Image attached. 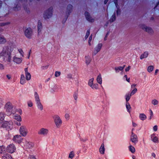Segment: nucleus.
<instances>
[{
  "label": "nucleus",
  "instance_id": "f257e3e1",
  "mask_svg": "<svg viewBox=\"0 0 159 159\" xmlns=\"http://www.w3.org/2000/svg\"><path fill=\"white\" fill-rule=\"evenodd\" d=\"M18 52L13 58V61L17 64L20 63L22 61V57H24V52L21 49H19Z\"/></svg>",
  "mask_w": 159,
  "mask_h": 159
},
{
  "label": "nucleus",
  "instance_id": "f03ea898",
  "mask_svg": "<svg viewBox=\"0 0 159 159\" xmlns=\"http://www.w3.org/2000/svg\"><path fill=\"white\" fill-rule=\"evenodd\" d=\"M140 28L143 30L150 35H153L154 33V30L151 27L147 26L144 24L140 25Z\"/></svg>",
  "mask_w": 159,
  "mask_h": 159
},
{
  "label": "nucleus",
  "instance_id": "7ed1b4c3",
  "mask_svg": "<svg viewBox=\"0 0 159 159\" xmlns=\"http://www.w3.org/2000/svg\"><path fill=\"white\" fill-rule=\"evenodd\" d=\"M13 49L14 48L12 46H5L3 48L2 52L3 55L11 54Z\"/></svg>",
  "mask_w": 159,
  "mask_h": 159
},
{
  "label": "nucleus",
  "instance_id": "20e7f679",
  "mask_svg": "<svg viewBox=\"0 0 159 159\" xmlns=\"http://www.w3.org/2000/svg\"><path fill=\"white\" fill-rule=\"evenodd\" d=\"M52 15V7L49 8L45 11L43 14V17L46 20L51 18Z\"/></svg>",
  "mask_w": 159,
  "mask_h": 159
},
{
  "label": "nucleus",
  "instance_id": "39448f33",
  "mask_svg": "<svg viewBox=\"0 0 159 159\" xmlns=\"http://www.w3.org/2000/svg\"><path fill=\"white\" fill-rule=\"evenodd\" d=\"M16 148L14 144H10L7 147V150L8 152L12 153L15 152Z\"/></svg>",
  "mask_w": 159,
  "mask_h": 159
},
{
  "label": "nucleus",
  "instance_id": "423d86ee",
  "mask_svg": "<svg viewBox=\"0 0 159 159\" xmlns=\"http://www.w3.org/2000/svg\"><path fill=\"white\" fill-rule=\"evenodd\" d=\"M32 32L30 28H27L25 31V34L28 38H30L32 36Z\"/></svg>",
  "mask_w": 159,
  "mask_h": 159
},
{
  "label": "nucleus",
  "instance_id": "0eeeda50",
  "mask_svg": "<svg viewBox=\"0 0 159 159\" xmlns=\"http://www.w3.org/2000/svg\"><path fill=\"white\" fill-rule=\"evenodd\" d=\"M1 126L4 128H10L12 126L11 122H9L7 121H4L2 123H1Z\"/></svg>",
  "mask_w": 159,
  "mask_h": 159
},
{
  "label": "nucleus",
  "instance_id": "6e6552de",
  "mask_svg": "<svg viewBox=\"0 0 159 159\" xmlns=\"http://www.w3.org/2000/svg\"><path fill=\"white\" fill-rule=\"evenodd\" d=\"M4 108L7 112H11L12 108V106L9 102H7L5 105Z\"/></svg>",
  "mask_w": 159,
  "mask_h": 159
},
{
  "label": "nucleus",
  "instance_id": "1a4fd4ad",
  "mask_svg": "<svg viewBox=\"0 0 159 159\" xmlns=\"http://www.w3.org/2000/svg\"><path fill=\"white\" fill-rule=\"evenodd\" d=\"M13 140L18 143H20L22 142L23 139L20 135H16L14 136Z\"/></svg>",
  "mask_w": 159,
  "mask_h": 159
},
{
  "label": "nucleus",
  "instance_id": "9d476101",
  "mask_svg": "<svg viewBox=\"0 0 159 159\" xmlns=\"http://www.w3.org/2000/svg\"><path fill=\"white\" fill-rule=\"evenodd\" d=\"M55 123L57 127L59 126L62 123V121L60 117L58 116H56L55 117Z\"/></svg>",
  "mask_w": 159,
  "mask_h": 159
},
{
  "label": "nucleus",
  "instance_id": "9b49d317",
  "mask_svg": "<svg viewBox=\"0 0 159 159\" xmlns=\"http://www.w3.org/2000/svg\"><path fill=\"white\" fill-rule=\"evenodd\" d=\"M3 55L5 57L6 61L9 64L10 63L11 61V54H4Z\"/></svg>",
  "mask_w": 159,
  "mask_h": 159
},
{
  "label": "nucleus",
  "instance_id": "f8f14e48",
  "mask_svg": "<svg viewBox=\"0 0 159 159\" xmlns=\"http://www.w3.org/2000/svg\"><path fill=\"white\" fill-rule=\"evenodd\" d=\"M48 132V129L44 128H42L39 131L38 133L40 134L44 135L47 134Z\"/></svg>",
  "mask_w": 159,
  "mask_h": 159
},
{
  "label": "nucleus",
  "instance_id": "ddd939ff",
  "mask_svg": "<svg viewBox=\"0 0 159 159\" xmlns=\"http://www.w3.org/2000/svg\"><path fill=\"white\" fill-rule=\"evenodd\" d=\"M85 15L87 20L91 22L94 21V19L89 14L88 12H85Z\"/></svg>",
  "mask_w": 159,
  "mask_h": 159
},
{
  "label": "nucleus",
  "instance_id": "4468645a",
  "mask_svg": "<svg viewBox=\"0 0 159 159\" xmlns=\"http://www.w3.org/2000/svg\"><path fill=\"white\" fill-rule=\"evenodd\" d=\"M19 131L20 134H21L22 136H25L26 135L27 133L24 126H21L20 127Z\"/></svg>",
  "mask_w": 159,
  "mask_h": 159
},
{
  "label": "nucleus",
  "instance_id": "2eb2a0df",
  "mask_svg": "<svg viewBox=\"0 0 159 159\" xmlns=\"http://www.w3.org/2000/svg\"><path fill=\"white\" fill-rule=\"evenodd\" d=\"M7 42L6 39L2 35H0V44H4Z\"/></svg>",
  "mask_w": 159,
  "mask_h": 159
},
{
  "label": "nucleus",
  "instance_id": "dca6fc26",
  "mask_svg": "<svg viewBox=\"0 0 159 159\" xmlns=\"http://www.w3.org/2000/svg\"><path fill=\"white\" fill-rule=\"evenodd\" d=\"M102 46V44L101 43H99L98 44L95 48V51L96 53H97L100 50Z\"/></svg>",
  "mask_w": 159,
  "mask_h": 159
},
{
  "label": "nucleus",
  "instance_id": "f3484780",
  "mask_svg": "<svg viewBox=\"0 0 159 159\" xmlns=\"http://www.w3.org/2000/svg\"><path fill=\"white\" fill-rule=\"evenodd\" d=\"M85 59L86 63L87 65L89 64L91 61V58L89 56H87L85 57Z\"/></svg>",
  "mask_w": 159,
  "mask_h": 159
},
{
  "label": "nucleus",
  "instance_id": "a211bd4d",
  "mask_svg": "<svg viewBox=\"0 0 159 159\" xmlns=\"http://www.w3.org/2000/svg\"><path fill=\"white\" fill-rule=\"evenodd\" d=\"M148 52H145L141 56L140 59H143L146 58L148 56Z\"/></svg>",
  "mask_w": 159,
  "mask_h": 159
},
{
  "label": "nucleus",
  "instance_id": "6ab92c4d",
  "mask_svg": "<svg viewBox=\"0 0 159 159\" xmlns=\"http://www.w3.org/2000/svg\"><path fill=\"white\" fill-rule=\"evenodd\" d=\"M25 77L24 75H21L20 77V83L21 84H23L25 83Z\"/></svg>",
  "mask_w": 159,
  "mask_h": 159
},
{
  "label": "nucleus",
  "instance_id": "aec40b11",
  "mask_svg": "<svg viewBox=\"0 0 159 159\" xmlns=\"http://www.w3.org/2000/svg\"><path fill=\"white\" fill-rule=\"evenodd\" d=\"M72 9V6L71 5H69L67 7V12L69 14L71 11Z\"/></svg>",
  "mask_w": 159,
  "mask_h": 159
},
{
  "label": "nucleus",
  "instance_id": "412c9836",
  "mask_svg": "<svg viewBox=\"0 0 159 159\" xmlns=\"http://www.w3.org/2000/svg\"><path fill=\"white\" fill-rule=\"evenodd\" d=\"M137 136L135 135H133L132 134L131 138V140L133 143H135L137 140Z\"/></svg>",
  "mask_w": 159,
  "mask_h": 159
},
{
  "label": "nucleus",
  "instance_id": "4be33fe9",
  "mask_svg": "<svg viewBox=\"0 0 159 159\" xmlns=\"http://www.w3.org/2000/svg\"><path fill=\"white\" fill-rule=\"evenodd\" d=\"M104 146L103 144H102L100 148V152L102 154H104L105 151Z\"/></svg>",
  "mask_w": 159,
  "mask_h": 159
},
{
  "label": "nucleus",
  "instance_id": "5701e85b",
  "mask_svg": "<svg viewBox=\"0 0 159 159\" xmlns=\"http://www.w3.org/2000/svg\"><path fill=\"white\" fill-rule=\"evenodd\" d=\"M2 159H12V157L11 156L8 154L5 155L3 156L2 158Z\"/></svg>",
  "mask_w": 159,
  "mask_h": 159
},
{
  "label": "nucleus",
  "instance_id": "b1692460",
  "mask_svg": "<svg viewBox=\"0 0 159 159\" xmlns=\"http://www.w3.org/2000/svg\"><path fill=\"white\" fill-rule=\"evenodd\" d=\"M5 152V148L3 146H0V153L2 154Z\"/></svg>",
  "mask_w": 159,
  "mask_h": 159
},
{
  "label": "nucleus",
  "instance_id": "393cba45",
  "mask_svg": "<svg viewBox=\"0 0 159 159\" xmlns=\"http://www.w3.org/2000/svg\"><path fill=\"white\" fill-rule=\"evenodd\" d=\"M116 19V16L115 14H114L111 16V18H110V22H114L115 20Z\"/></svg>",
  "mask_w": 159,
  "mask_h": 159
},
{
  "label": "nucleus",
  "instance_id": "a878e982",
  "mask_svg": "<svg viewBox=\"0 0 159 159\" xmlns=\"http://www.w3.org/2000/svg\"><path fill=\"white\" fill-rule=\"evenodd\" d=\"M26 79L27 80H30L31 79V75L29 73H27L25 74Z\"/></svg>",
  "mask_w": 159,
  "mask_h": 159
},
{
  "label": "nucleus",
  "instance_id": "bb28decb",
  "mask_svg": "<svg viewBox=\"0 0 159 159\" xmlns=\"http://www.w3.org/2000/svg\"><path fill=\"white\" fill-rule=\"evenodd\" d=\"M140 118L142 120H145L146 118V116L145 115L143 114H141L139 116Z\"/></svg>",
  "mask_w": 159,
  "mask_h": 159
},
{
  "label": "nucleus",
  "instance_id": "cd10ccee",
  "mask_svg": "<svg viewBox=\"0 0 159 159\" xmlns=\"http://www.w3.org/2000/svg\"><path fill=\"white\" fill-rule=\"evenodd\" d=\"M14 118L17 120L20 121H21V119L20 116H15L14 117Z\"/></svg>",
  "mask_w": 159,
  "mask_h": 159
},
{
  "label": "nucleus",
  "instance_id": "c85d7f7f",
  "mask_svg": "<svg viewBox=\"0 0 159 159\" xmlns=\"http://www.w3.org/2000/svg\"><path fill=\"white\" fill-rule=\"evenodd\" d=\"M97 80L98 82L100 84H101L102 83V79L100 76H98L97 78Z\"/></svg>",
  "mask_w": 159,
  "mask_h": 159
},
{
  "label": "nucleus",
  "instance_id": "c756f323",
  "mask_svg": "<svg viewBox=\"0 0 159 159\" xmlns=\"http://www.w3.org/2000/svg\"><path fill=\"white\" fill-rule=\"evenodd\" d=\"M38 28L39 31H40L41 29L42 28V24L40 22L38 23Z\"/></svg>",
  "mask_w": 159,
  "mask_h": 159
},
{
  "label": "nucleus",
  "instance_id": "7c9ffc66",
  "mask_svg": "<svg viewBox=\"0 0 159 159\" xmlns=\"http://www.w3.org/2000/svg\"><path fill=\"white\" fill-rule=\"evenodd\" d=\"M153 69V66H149L148 68V71L149 72H151L152 71Z\"/></svg>",
  "mask_w": 159,
  "mask_h": 159
},
{
  "label": "nucleus",
  "instance_id": "2f4dec72",
  "mask_svg": "<svg viewBox=\"0 0 159 159\" xmlns=\"http://www.w3.org/2000/svg\"><path fill=\"white\" fill-rule=\"evenodd\" d=\"M93 80L94 79L93 78H92L89 80V85L90 86H91L92 84H93Z\"/></svg>",
  "mask_w": 159,
  "mask_h": 159
},
{
  "label": "nucleus",
  "instance_id": "473e14b6",
  "mask_svg": "<svg viewBox=\"0 0 159 159\" xmlns=\"http://www.w3.org/2000/svg\"><path fill=\"white\" fill-rule=\"evenodd\" d=\"M34 96H35L36 100L37 102L40 101L39 95L37 93H35Z\"/></svg>",
  "mask_w": 159,
  "mask_h": 159
},
{
  "label": "nucleus",
  "instance_id": "72a5a7b5",
  "mask_svg": "<svg viewBox=\"0 0 159 159\" xmlns=\"http://www.w3.org/2000/svg\"><path fill=\"white\" fill-rule=\"evenodd\" d=\"M28 159H37L35 156L33 155H30Z\"/></svg>",
  "mask_w": 159,
  "mask_h": 159
},
{
  "label": "nucleus",
  "instance_id": "f704fd0d",
  "mask_svg": "<svg viewBox=\"0 0 159 159\" xmlns=\"http://www.w3.org/2000/svg\"><path fill=\"white\" fill-rule=\"evenodd\" d=\"M131 96L132 95L130 94H128L126 96V101L127 102H128Z\"/></svg>",
  "mask_w": 159,
  "mask_h": 159
},
{
  "label": "nucleus",
  "instance_id": "c9c22d12",
  "mask_svg": "<svg viewBox=\"0 0 159 159\" xmlns=\"http://www.w3.org/2000/svg\"><path fill=\"white\" fill-rule=\"evenodd\" d=\"M137 89L136 88L134 89L131 92L130 94L132 95H134L137 92Z\"/></svg>",
  "mask_w": 159,
  "mask_h": 159
},
{
  "label": "nucleus",
  "instance_id": "e433bc0d",
  "mask_svg": "<svg viewBox=\"0 0 159 159\" xmlns=\"http://www.w3.org/2000/svg\"><path fill=\"white\" fill-rule=\"evenodd\" d=\"M152 103L154 105H157L158 103V101L156 99H154L152 101Z\"/></svg>",
  "mask_w": 159,
  "mask_h": 159
},
{
  "label": "nucleus",
  "instance_id": "4c0bfd02",
  "mask_svg": "<svg viewBox=\"0 0 159 159\" xmlns=\"http://www.w3.org/2000/svg\"><path fill=\"white\" fill-rule=\"evenodd\" d=\"M129 149L133 153H134L135 152V148L132 146H130Z\"/></svg>",
  "mask_w": 159,
  "mask_h": 159
},
{
  "label": "nucleus",
  "instance_id": "58836bf2",
  "mask_svg": "<svg viewBox=\"0 0 159 159\" xmlns=\"http://www.w3.org/2000/svg\"><path fill=\"white\" fill-rule=\"evenodd\" d=\"M92 34H91V35L89 37V41H88L89 44L90 46L91 45L90 42H91V41L92 40Z\"/></svg>",
  "mask_w": 159,
  "mask_h": 159
},
{
  "label": "nucleus",
  "instance_id": "ea45409f",
  "mask_svg": "<svg viewBox=\"0 0 159 159\" xmlns=\"http://www.w3.org/2000/svg\"><path fill=\"white\" fill-rule=\"evenodd\" d=\"M74 156V153L73 152H71L69 155V157L72 158Z\"/></svg>",
  "mask_w": 159,
  "mask_h": 159
},
{
  "label": "nucleus",
  "instance_id": "a19ab883",
  "mask_svg": "<svg viewBox=\"0 0 159 159\" xmlns=\"http://www.w3.org/2000/svg\"><path fill=\"white\" fill-rule=\"evenodd\" d=\"M61 72L59 71H56L55 73V75L56 77H57L60 75Z\"/></svg>",
  "mask_w": 159,
  "mask_h": 159
},
{
  "label": "nucleus",
  "instance_id": "79ce46f5",
  "mask_svg": "<svg viewBox=\"0 0 159 159\" xmlns=\"http://www.w3.org/2000/svg\"><path fill=\"white\" fill-rule=\"evenodd\" d=\"M126 108L129 110V109L131 107L130 105L128 103H127L126 104Z\"/></svg>",
  "mask_w": 159,
  "mask_h": 159
},
{
  "label": "nucleus",
  "instance_id": "37998d69",
  "mask_svg": "<svg viewBox=\"0 0 159 159\" xmlns=\"http://www.w3.org/2000/svg\"><path fill=\"white\" fill-rule=\"evenodd\" d=\"M4 116L2 113H0V120H2L4 119Z\"/></svg>",
  "mask_w": 159,
  "mask_h": 159
},
{
  "label": "nucleus",
  "instance_id": "c03bdc74",
  "mask_svg": "<svg viewBox=\"0 0 159 159\" xmlns=\"http://www.w3.org/2000/svg\"><path fill=\"white\" fill-rule=\"evenodd\" d=\"M152 141L154 142H157L158 141V138L157 137H155L153 139Z\"/></svg>",
  "mask_w": 159,
  "mask_h": 159
},
{
  "label": "nucleus",
  "instance_id": "a18cd8bd",
  "mask_svg": "<svg viewBox=\"0 0 159 159\" xmlns=\"http://www.w3.org/2000/svg\"><path fill=\"white\" fill-rule=\"evenodd\" d=\"M10 22H7L6 23H4L2 24V25L3 26H5V25H8L10 24Z\"/></svg>",
  "mask_w": 159,
  "mask_h": 159
},
{
  "label": "nucleus",
  "instance_id": "49530a36",
  "mask_svg": "<svg viewBox=\"0 0 159 159\" xmlns=\"http://www.w3.org/2000/svg\"><path fill=\"white\" fill-rule=\"evenodd\" d=\"M4 67L3 65L0 63V70H3L4 69Z\"/></svg>",
  "mask_w": 159,
  "mask_h": 159
},
{
  "label": "nucleus",
  "instance_id": "de8ad7c7",
  "mask_svg": "<svg viewBox=\"0 0 159 159\" xmlns=\"http://www.w3.org/2000/svg\"><path fill=\"white\" fill-rule=\"evenodd\" d=\"M37 104L39 106L40 108H42V105L40 102V101L37 102Z\"/></svg>",
  "mask_w": 159,
  "mask_h": 159
},
{
  "label": "nucleus",
  "instance_id": "09e8293b",
  "mask_svg": "<svg viewBox=\"0 0 159 159\" xmlns=\"http://www.w3.org/2000/svg\"><path fill=\"white\" fill-rule=\"evenodd\" d=\"M125 66L124 65V66H123V67L120 66V67H118L119 70H122L124 69Z\"/></svg>",
  "mask_w": 159,
  "mask_h": 159
},
{
  "label": "nucleus",
  "instance_id": "8fccbe9b",
  "mask_svg": "<svg viewBox=\"0 0 159 159\" xmlns=\"http://www.w3.org/2000/svg\"><path fill=\"white\" fill-rule=\"evenodd\" d=\"M131 66H129L128 67L126 68L125 69V70L126 71H128L129 69H130Z\"/></svg>",
  "mask_w": 159,
  "mask_h": 159
},
{
  "label": "nucleus",
  "instance_id": "3c124183",
  "mask_svg": "<svg viewBox=\"0 0 159 159\" xmlns=\"http://www.w3.org/2000/svg\"><path fill=\"white\" fill-rule=\"evenodd\" d=\"M33 103L32 102H30L28 103V106L29 107H31L33 106Z\"/></svg>",
  "mask_w": 159,
  "mask_h": 159
},
{
  "label": "nucleus",
  "instance_id": "603ef678",
  "mask_svg": "<svg viewBox=\"0 0 159 159\" xmlns=\"http://www.w3.org/2000/svg\"><path fill=\"white\" fill-rule=\"evenodd\" d=\"M153 130L155 131H156L157 130V125L154 126L153 127Z\"/></svg>",
  "mask_w": 159,
  "mask_h": 159
},
{
  "label": "nucleus",
  "instance_id": "864d4df0",
  "mask_svg": "<svg viewBox=\"0 0 159 159\" xmlns=\"http://www.w3.org/2000/svg\"><path fill=\"white\" fill-rule=\"evenodd\" d=\"M69 116H70V115L69 114H66L65 115V117L66 118H69Z\"/></svg>",
  "mask_w": 159,
  "mask_h": 159
},
{
  "label": "nucleus",
  "instance_id": "5fc2aeb1",
  "mask_svg": "<svg viewBox=\"0 0 159 159\" xmlns=\"http://www.w3.org/2000/svg\"><path fill=\"white\" fill-rule=\"evenodd\" d=\"M86 34H87V35L89 36L90 34V30H89L87 31L86 33Z\"/></svg>",
  "mask_w": 159,
  "mask_h": 159
},
{
  "label": "nucleus",
  "instance_id": "6e6d98bb",
  "mask_svg": "<svg viewBox=\"0 0 159 159\" xmlns=\"http://www.w3.org/2000/svg\"><path fill=\"white\" fill-rule=\"evenodd\" d=\"M25 74L27 73H29V72L28 71V69L27 68H26L25 69Z\"/></svg>",
  "mask_w": 159,
  "mask_h": 159
},
{
  "label": "nucleus",
  "instance_id": "4d7b16f0",
  "mask_svg": "<svg viewBox=\"0 0 159 159\" xmlns=\"http://www.w3.org/2000/svg\"><path fill=\"white\" fill-rule=\"evenodd\" d=\"M7 78L8 79H10L11 77L10 75H7Z\"/></svg>",
  "mask_w": 159,
  "mask_h": 159
},
{
  "label": "nucleus",
  "instance_id": "13d9d810",
  "mask_svg": "<svg viewBox=\"0 0 159 159\" xmlns=\"http://www.w3.org/2000/svg\"><path fill=\"white\" fill-rule=\"evenodd\" d=\"M2 5V2L0 0V8L1 7Z\"/></svg>",
  "mask_w": 159,
  "mask_h": 159
},
{
  "label": "nucleus",
  "instance_id": "bf43d9fd",
  "mask_svg": "<svg viewBox=\"0 0 159 159\" xmlns=\"http://www.w3.org/2000/svg\"><path fill=\"white\" fill-rule=\"evenodd\" d=\"M136 86V84H133L131 85V87L132 88L133 87H134Z\"/></svg>",
  "mask_w": 159,
  "mask_h": 159
},
{
  "label": "nucleus",
  "instance_id": "052dcab7",
  "mask_svg": "<svg viewBox=\"0 0 159 159\" xmlns=\"http://www.w3.org/2000/svg\"><path fill=\"white\" fill-rule=\"evenodd\" d=\"M16 124L18 125H20V123L19 122H17L16 123Z\"/></svg>",
  "mask_w": 159,
  "mask_h": 159
},
{
  "label": "nucleus",
  "instance_id": "680f3d73",
  "mask_svg": "<svg viewBox=\"0 0 159 159\" xmlns=\"http://www.w3.org/2000/svg\"><path fill=\"white\" fill-rule=\"evenodd\" d=\"M30 52H29V55H28V57H27V58L28 59H29V57H30Z\"/></svg>",
  "mask_w": 159,
  "mask_h": 159
},
{
  "label": "nucleus",
  "instance_id": "e2e57ef3",
  "mask_svg": "<svg viewBox=\"0 0 159 159\" xmlns=\"http://www.w3.org/2000/svg\"><path fill=\"white\" fill-rule=\"evenodd\" d=\"M108 0H105L104 1V3L105 4H106Z\"/></svg>",
  "mask_w": 159,
  "mask_h": 159
},
{
  "label": "nucleus",
  "instance_id": "0e129e2a",
  "mask_svg": "<svg viewBox=\"0 0 159 159\" xmlns=\"http://www.w3.org/2000/svg\"><path fill=\"white\" fill-rule=\"evenodd\" d=\"M88 36L87 35V34H86L85 36V38L86 39L88 37Z\"/></svg>",
  "mask_w": 159,
  "mask_h": 159
},
{
  "label": "nucleus",
  "instance_id": "69168bd1",
  "mask_svg": "<svg viewBox=\"0 0 159 159\" xmlns=\"http://www.w3.org/2000/svg\"><path fill=\"white\" fill-rule=\"evenodd\" d=\"M115 70H116L117 71L118 70H119L118 67H116L115 68Z\"/></svg>",
  "mask_w": 159,
  "mask_h": 159
},
{
  "label": "nucleus",
  "instance_id": "338daca9",
  "mask_svg": "<svg viewBox=\"0 0 159 159\" xmlns=\"http://www.w3.org/2000/svg\"><path fill=\"white\" fill-rule=\"evenodd\" d=\"M126 81H128V82H129V79H127V78H126Z\"/></svg>",
  "mask_w": 159,
  "mask_h": 159
},
{
  "label": "nucleus",
  "instance_id": "774afa93",
  "mask_svg": "<svg viewBox=\"0 0 159 159\" xmlns=\"http://www.w3.org/2000/svg\"><path fill=\"white\" fill-rule=\"evenodd\" d=\"M158 70H157H157H156V71H155V74H157V73L158 72Z\"/></svg>",
  "mask_w": 159,
  "mask_h": 159
}]
</instances>
